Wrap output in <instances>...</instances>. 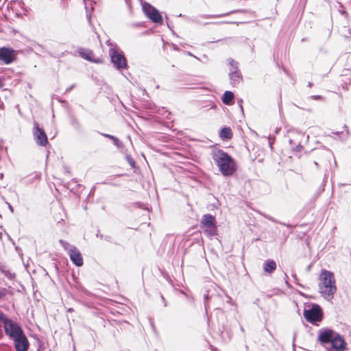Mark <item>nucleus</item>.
<instances>
[{"label": "nucleus", "instance_id": "393cba45", "mask_svg": "<svg viewBox=\"0 0 351 351\" xmlns=\"http://www.w3.org/2000/svg\"><path fill=\"white\" fill-rule=\"evenodd\" d=\"M4 85L3 80L0 78V88H2Z\"/></svg>", "mask_w": 351, "mask_h": 351}, {"label": "nucleus", "instance_id": "a878e982", "mask_svg": "<svg viewBox=\"0 0 351 351\" xmlns=\"http://www.w3.org/2000/svg\"><path fill=\"white\" fill-rule=\"evenodd\" d=\"M3 333H2V331L0 329V339L3 337Z\"/></svg>", "mask_w": 351, "mask_h": 351}, {"label": "nucleus", "instance_id": "0eeeda50", "mask_svg": "<svg viewBox=\"0 0 351 351\" xmlns=\"http://www.w3.org/2000/svg\"><path fill=\"white\" fill-rule=\"evenodd\" d=\"M3 323L5 332L11 339L24 332L22 327L19 324L8 317Z\"/></svg>", "mask_w": 351, "mask_h": 351}, {"label": "nucleus", "instance_id": "b1692460", "mask_svg": "<svg viewBox=\"0 0 351 351\" xmlns=\"http://www.w3.org/2000/svg\"><path fill=\"white\" fill-rule=\"evenodd\" d=\"M7 316L2 311H0V321L3 322Z\"/></svg>", "mask_w": 351, "mask_h": 351}, {"label": "nucleus", "instance_id": "4be33fe9", "mask_svg": "<svg viewBox=\"0 0 351 351\" xmlns=\"http://www.w3.org/2000/svg\"><path fill=\"white\" fill-rule=\"evenodd\" d=\"M60 244L62 245V246L65 250H66V249H67V247H68V246L69 245V243L65 242V241H62V240H60Z\"/></svg>", "mask_w": 351, "mask_h": 351}, {"label": "nucleus", "instance_id": "423d86ee", "mask_svg": "<svg viewBox=\"0 0 351 351\" xmlns=\"http://www.w3.org/2000/svg\"><path fill=\"white\" fill-rule=\"evenodd\" d=\"M305 319L311 324L320 322L323 319V312L318 304H313L309 309H305L303 312Z\"/></svg>", "mask_w": 351, "mask_h": 351}, {"label": "nucleus", "instance_id": "aec40b11", "mask_svg": "<svg viewBox=\"0 0 351 351\" xmlns=\"http://www.w3.org/2000/svg\"><path fill=\"white\" fill-rule=\"evenodd\" d=\"M228 64L231 66V69L230 70H234L238 69V63L234 61L233 59L230 58L228 60Z\"/></svg>", "mask_w": 351, "mask_h": 351}, {"label": "nucleus", "instance_id": "a211bd4d", "mask_svg": "<svg viewBox=\"0 0 351 351\" xmlns=\"http://www.w3.org/2000/svg\"><path fill=\"white\" fill-rule=\"evenodd\" d=\"M103 136L112 140L114 145L118 148H120L123 146L122 143L116 136L108 134H103Z\"/></svg>", "mask_w": 351, "mask_h": 351}, {"label": "nucleus", "instance_id": "7ed1b4c3", "mask_svg": "<svg viewBox=\"0 0 351 351\" xmlns=\"http://www.w3.org/2000/svg\"><path fill=\"white\" fill-rule=\"evenodd\" d=\"M319 289L322 295L330 300L337 291L336 280L332 272L324 269L319 275Z\"/></svg>", "mask_w": 351, "mask_h": 351}, {"label": "nucleus", "instance_id": "f257e3e1", "mask_svg": "<svg viewBox=\"0 0 351 351\" xmlns=\"http://www.w3.org/2000/svg\"><path fill=\"white\" fill-rule=\"evenodd\" d=\"M211 156L223 176H231L236 171L237 167L234 160L222 149L213 147L211 151Z\"/></svg>", "mask_w": 351, "mask_h": 351}, {"label": "nucleus", "instance_id": "6e6552de", "mask_svg": "<svg viewBox=\"0 0 351 351\" xmlns=\"http://www.w3.org/2000/svg\"><path fill=\"white\" fill-rule=\"evenodd\" d=\"M17 59L16 51L10 47H0V61L5 64H10Z\"/></svg>", "mask_w": 351, "mask_h": 351}, {"label": "nucleus", "instance_id": "f8f14e48", "mask_svg": "<svg viewBox=\"0 0 351 351\" xmlns=\"http://www.w3.org/2000/svg\"><path fill=\"white\" fill-rule=\"evenodd\" d=\"M111 61L117 69H125L127 66V62L125 56L117 51L111 54Z\"/></svg>", "mask_w": 351, "mask_h": 351}, {"label": "nucleus", "instance_id": "ddd939ff", "mask_svg": "<svg viewBox=\"0 0 351 351\" xmlns=\"http://www.w3.org/2000/svg\"><path fill=\"white\" fill-rule=\"evenodd\" d=\"M69 257L71 261L77 267H81L84 264L83 257L80 250L75 246H73L69 251Z\"/></svg>", "mask_w": 351, "mask_h": 351}, {"label": "nucleus", "instance_id": "39448f33", "mask_svg": "<svg viewBox=\"0 0 351 351\" xmlns=\"http://www.w3.org/2000/svg\"><path fill=\"white\" fill-rule=\"evenodd\" d=\"M200 228L208 236L217 234V228L215 217L210 214L204 215L200 223Z\"/></svg>", "mask_w": 351, "mask_h": 351}, {"label": "nucleus", "instance_id": "2eb2a0df", "mask_svg": "<svg viewBox=\"0 0 351 351\" xmlns=\"http://www.w3.org/2000/svg\"><path fill=\"white\" fill-rule=\"evenodd\" d=\"M276 263L274 260H267L263 264V270L268 274L273 273L276 269Z\"/></svg>", "mask_w": 351, "mask_h": 351}, {"label": "nucleus", "instance_id": "f03ea898", "mask_svg": "<svg viewBox=\"0 0 351 351\" xmlns=\"http://www.w3.org/2000/svg\"><path fill=\"white\" fill-rule=\"evenodd\" d=\"M317 341L323 346L330 343L333 351L347 350V343L343 337L331 329L320 330L317 336Z\"/></svg>", "mask_w": 351, "mask_h": 351}, {"label": "nucleus", "instance_id": "f3484780", "mask_svg": "<svg viewBox=\"0 0 351 351\" xmlns=\"http://www.w3.org/2000/svg\"><path fill=\"white\" fill-rule=\"evenodd\" d=\"M233 99V93L231 91H226L223 95L222 101L224 104L229 105Z\"/></svg>", "mask_w": 351, "mask_h": 351}, {"label": "nucleus", "instance_id": "412c9836", "mask_svg": "<svg viewBox=\"0 0 351 351\" xmlns=\"http://www.w3.org/2000/svg\"><path fill=\"white\" fill-rule=\"evenodd\" d=\"M0 271L8 278L11 277V273L8 270H5L0 266Z\"/></svg>", "mask_w": 351, "mask_h": 351}, {"label": "nucleus", "instance_id": "6ab92c4d", "mask_svg": "<svg viewBox=\"0 0 351 351\" xmlns=\"http://www.w3.org/2000/svg\"><path fill=\"white\" fill-rule=\"evenodd\" d=\"M8 293V290L5 288L0 289V301L3 300L6 298Z\"/></svg>", "mask_w": 351, "mask_h": 351}, {"label": "nucleus", "instance_id": "4468645a", "mask_svg": "<svg viewBox=\"0 0 351 351\" xmlns=\"http://www.w3.org/2000/svg\"><path fill=\"white\" fill-rule=\"evenodd\" d=\"M229 76L231 84L233 86L238 85L242 82L243 78L238 69L230 70Z\"/></svg>", "mask_w": 351, "mask_h": 351}, {"label": "nucleus", "instance_id": "9d476101", "mask_svg": "<svg viewBox=\"0 0 351 351\" xmlns=\"http://www.w3.org/2000/svg\"><path fill=\"white\" fill-rule=\"evenodd\" d=\"M34 140L38 145L46 146L48 143V138L45 131L40 128L37 123H34V129L33 132Z\"/></svg>", "mask_w": 351, "mask_h": 351}, {"label": "nucleus", "instance_id": "1a4fd4ad", "mask_svg": "<svg viewBox=\"0 0 351 351\" xmlns=\"http://www.w3.org/2000/svg\"><path fill=\"white\" fill-rule=\"evenodd\" d=\"M143 10L145 14L151 21L156 23H162V18L160 12L154 8L151 4L145 3L143 5Z\"/></svg>", "mask_w": 351, "mask_h": 351}, {"label": "nucleus", "instance_id": "20e7f679", "mask_svg": "<svg viewBox=\"0 0 351 351\" xmlns=\"http://www.w3.org/2000/svg\"><path fill=\"white\" fill-rule=\"evenodd\" d=\"M79 56L88 61L95 64H104V56L103 55L102 48H99V51L97 53H95L94 51L87 48H79L78 49Z\"/></svg>", "mask_w": 351, "mask_h": 351}, {"label": "nucleus", "instance_id": "dca6fc26", "mask_svg": "<svg viewBox=\"0 0 351 351\" xmlns=\"http://www.w3.org/2000/svg\"><path fill=\"white\" fill-rule=\"evenodd\" d=\"M233 133L230 128L224 127L219 132V137L222 140H230L232 138Z\"/></svg>", "mask_w": 351, "mask_h": 351}, {"label": "nucleus", "instance_id": "9b49d317", "mask_svg": "<svg viewBox=\"0 0 351 351\" xmlns=\"http://www.w3.org/2000/svg\"><path fill=\"white\" fill-rule=\"evenodd\" d=\"M16 351H27L29 348V342L23 332L22 335L12 339Z\"/></svg>", "mask_w": 351, "mask_h": 351}, {"label": "nucleus", "instance_id": "5701e85b", "mask_svg": "<svg viewBox=\"0 0 351 351\" xmlns=\"http://www.w3.org/2000/svg\"><path fill=\"white\" fill-rule=\"evenodd\" d=\"M311 98L314 100H322L324 99L321 95H313Z\"/></svg>", "mask_w": 351, "mask_h": 351}]
</instances>
